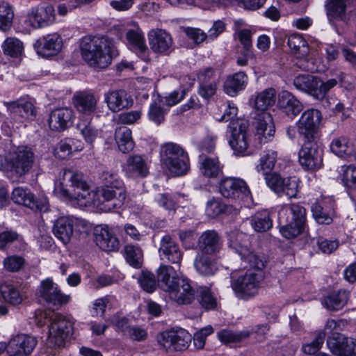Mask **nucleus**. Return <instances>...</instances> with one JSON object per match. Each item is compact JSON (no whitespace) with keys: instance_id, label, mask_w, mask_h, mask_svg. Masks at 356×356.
Listing matches in <instances>:
<instances>
[{"instance_id":"1","label":"nucleus","mask_w":356,"mask_h":356,"mask_svg":"<svg viewBox=\"0 0 356 356\" xmlns=\"http://www.w3.org/2000/svg\"><path fill=\"white\" fill-rule=\"evenodd\" d=\"M245 236L238 231L228 234V245L237 253L244 263L243 268H248L244 275L234 279L231 286L235 296L241 300H247L255 296L260 289L261 282L264 279L262 268L263 261L247 245L242 243Z\"/></svg>"},{"instance_id":"2","label":"nucleus","mask_w":356,"mask_h":356,"mask_svg":"<svg viewBox=\"0 0 356 356\" xmlns=\"http://www.w3.org/2000/svg\"><path fill=\"white\" fill-rule=\"evenodd\" d=\"M79 49L84 62L95 70L108 67L118 54L112 41L106 36H84L80 40Z\"/></svg>"},{"instance_id":"3","label":"nucleus","mask_w":356,"mask_h":356,"mask_svg":"<svg viewBox=\"0 0 356 356\" xmlns=\"http://www.w3.org/2000/svg\"><path fill=\"white\" fill-rule=\"evenodd\" d=\"M103 186L99 191L97 207L104 212L120 208L126 199V189L123 181L117 173L108 170L101 175Z\"/></svg>"},{"instance_id":"4","label":"nucleus","mask_w":356,"mask_h":356,"mask_svg":"<svg viewBox=\"0 0 356 356\" xmlns=\"http://www.w3.org/2000/svg\"><path fill=\"white\" fill-rule=\"evenodd\" d=\"M6 149L0 152V154L6 156L8 172L15 179H19L28 174L35 162V154L31 148L27 146H19L12 150L11 142L6 141Z\"/></svg>"},{"instance_id":"5","label":"nucleus","mask_w":356,"mask_h":356,"mask_svg":"<svg viewBox=\"0 0 356 356\" xmlns=\"http://www.w3.org/2000/svg\"><path fill=\"white\" fill-rule=\"evenodd\" d=\"M280 232L286 239L295 238L302 234L307 226V211L300 203L284 205L279 212Z\"/></svg>"},{"instance_id":"6","label":"nucleus","mask_w":356,"mask_h":356,"mask_svg":"<svg viewBox=\"0 0 356 356\" xmlns=\"http://www.w3.org/2000/svg\"><path fill=\"white\" fill-rule=\"evenodd\" d=\"M62 184H65L67 188H61V195L71 201L81 202L85 200L84 204L89 201V186L83 179V175L73 169H63Z\"/></svg>"},{"instance_id":"7","label":"nucleus","mask_w":356,"mask_h":356,"mask_svg":"<svg viewBox=\"0 0 356 356\" xmlns=\"http://www.w3.org/2000/svg\"><path fill=\"white\" fill-rule=\"evenodd\" d=\"M293 84L298 90L321 100L337 84V80L330 79L323 81L317 76L299 74L293 79Z\"/></svg>"},{"instance_id":"8","label":"nucleus","mask_w":356,"mask_h":356,"mask_svg":"<svg viewBox=\"0 0 356 356\" xmlns=\"http://www.w3.org/2000/svg\"><path fill=\"white\" fill-rule=\"evenodd\" d=\"M322 120L321 111L315 108L305 110L296 122L299 137L304 140H318L319 125Z\"/></svg>"},{"instance_id":"9","label":"nucleus","mask_w":356,"mask_h":356,"mask_svg":"<svg viewBox=\"0 0 356 356\" xmlns=\"http://www.w3.org/2000/svg\"><path fill=\"white\" fill-rule=\"evenodd\" d=\"M72 332V322L60 314H55L49 329L48 343L54 347H63Z\"/></svg>"},{"instance_id":"10","label":"nucleus","mask_w":356,"mask_h":356,"mask_svg":"<svg viewBox=\"0 0 356 356\" xmlns=\"http://www.w3.org/2000/svg\"><path fill=\"white\" fill-rule=\"evenodd\" d=\"M249 123L245 120H237L229 124V131L231 134L229 144L234 153L245 156L249 154L250 134Z\"/></svg>"},{"instance_id":"11","label":"nucleus","mask_w":356,"mask_h":356,"mask_svg":"<svg viewBox=\"0 0 356 356\" xmlns=\"http://www.w3.org/2000/svg\"><path fill=\"white\" fill-rule=\"evenodd\" d=\"M288 46L292 51L294 56L298 59L296 63L297 67L304 71L314 72L316 70L311 64H313L312 59L308 58L309 47L307 42L301 34H291L288 38Z\"/></svg>"},{"instance_id":"12","label":"nucleus","mask_w":356,"mask_h":356,"mask_svg":"<svg viewBox=\"0 0 356 356\" xmlns=\"http://www.w3.org/2000/svg\"><path fill=\"white\" fill-rule=\"evenodd\" d=\"M300 165L307 170H316L323 165V153L318 140H304L298 153Z\"/></svg>"},{"instance_id":"13","label":"nucleus","mask_w":356,"mask_h":356,"mask_svg":"<svg viewBox=\"0 0 356 356\" xmlns=\"http://www.w3.org/2000/svg\"><path fill=\"white\" fill-rule=\"evenodd\" d=\"M218 191L221 195L226 199H249L251 198V191L242 179L228 177L220 180Z\"/></svg>"},{"instance_id":"14","label":"nucleus","mask_w":356,"mask_h":356,"mask_svg":"<svg viewBox=\"0 0 356 356\" xmlns=\"http://www.w3.org/2000/svg\"><path fill=\"white\" fill-rule=\"evenodd\" d=\"M38 294L47 303L56 307L67 304L70 299V296L62 293L58 284L50 278L41 282L38 289Z\"/></svg>"},{"instance_id":"15","label":"nucleus","mask_w":356,"mask_h":356,"mask_svg":"<svg viewBox=\"0 0 356 356\" xmlns=\"http://www.w3.org/2000/svg\"><path fill=\"white\" fill-rule=\"evenodd\" d=\"M38 343L37 339L30 334H18L7 344L8 356H29Z\"/></svg>"},{"instance_id":"16","label":"nucleus","mask_w":356,"mask_h":356,"mask_svg":"<svg viewBox=\"0 0 356 356\" xmlns=\"http://www.w3.org/2000/svg\"><path fill=\"white\" fill-rule=\"evenodd\" d=\"M12 200L17 204H21L34 211H46L48 202L46 198H38L29 189L22 187L14 188Z\"/></svg>"},{"instance_id":"17","label":"nucleus","mask_w":356,"mask_h":356,"mask_svg":"<svg viewBox=\"0 0 356 356\" xmlns=\"http://www.w3.org/2000/svg\"><path fill=\"white\" fill-rule=\"evenodd\" d=\"M63 45L62 37L56 33H50L37 40L34 48L37 54L44 58L58 55Z\"/></svg>"},{"instance_id":"18","label":"nucleus","mask_w":356,"mask_h":356,"mask_svg":"<svg viewBox=\"0 0 356 356\" xmlns=\"http://www.w3.org/2000/svg\"><path fill=\"white\" fill-rule=\"evenodd\" d=\"M74 118V112L71 108H56L49 113L48 124L51 131L62 132L72 126Z\"/></svg>"},{"instance_id":"19","label":"nucleus","mask_w":356,"mask_h":356,"mask_svg":"<svg viewBox=\"0 0 356 356\" xmlns=\"http://www.w3.org/2000/svg\"><path fill=\"white\" fill-rule=\"evenodd\" d=\"M252 124L260 143L271 140L275 129L273 117L269 112L256 111Z\"/></svg>"},{"instance_id":"20","label":"nucleus","mask_w":356,"mask_h":356,"mask_svg":"<svg viewBox=\"0 0 356 356\" xmlns=\"http://www.w3.org/2000/svg\"><path fill=\"white\" fill-rule=\"evenodd\" d=\"M96 245L106 252H117L120 249V241L115 234L106 225H97L95 229Z\"/></svg>"},{"instance_id":"21","label":"nucleus","mask_w":356,"mask_h":356,"mask_svg":"<svg viewBox=\"0 0 356 356\" xmlns=\"http://www.w3.org/2000/svg\"><path fill=\"white\" fill-rule=\"evenodd\" d=\"M327 345L335 356H356V339L337 334L329 338Z\"/></svg>"},{"instance_id":"22","label":"nucleus","mask_w":356,"mask_h":356,"mask_svg":"<svg viewBox=\"0 0 356 356\" xmlns=\"http://www.w3.org/2000/svg\"><path fill=\"white\" fill-rule=\"evenodd\" d=\"M27 19L33 28L47 26L55 20V10L51 5L38 6L28 13Z\"/></svg>"},{"instance_id":"23","label":"nucleus","mask_w":356,"mask_h":356,"mask_svg":"<svg viewBox=\"0 0 356 356\" xmlns=\"http://www.w3.org/2000/svg\"><path fill=\"white\" fill-rule=\"evenodd\" d=\"M149 169L147 161L140 154L129 156L122 165L125 175L132 179L146 177L149 173Z\"/></svg>"},{"instance_id":"24","label":"nucleus","mask_w":356,"mask_h":356,"mask_svg":"<svg viewBox=\"0 0 356 356\" xmlns=\"http://www.w3.org/2000/svg\"><path fill=\"white\" fill-rule=\"evenodd\" d=\"M147 38L150 49L156 54H166L173 43L171 35L162 29H151Z\"/></svg>"},{"instance_id":"25","label":"nucleus","mask_w":356,"mask_h":356,"mask_svg":"<svg viewBox=\"0 0 356 356\" xmlns=\"http://www.w3.org/2000/svg\"><path fill=\"white\" fill-rule=\"evenodd\" d=\"M277 108L286 116L293 119L302 111L303 104L292 92L284 90L278 94Z\"/></svg>"},{"instance_id":"26","label":"nucleus","mask_w":356,"mask_h":356,"mask_svg":"<svg viewBox=\"0 0 356 356\" xmlns=\"http://www.w3.org/2000/svg\"><path fill=\"white\" fill-rule=\"evenodd\" d=\"M104 97L108 108L113 113L131 107L133 104L131 96L123 89L109 90Z\"/></svg>"},{"instance_id":"27","label":"nucleus","mask_w":356,"mask_h":356,"mask_svg":"<svg viewBox=\"0 0 356 356\" xmlns=\"http://www.w3.org/2000/svg\"><path fill=\"white\" fill-rule=\"evenodd\" d=\"M171 300L179 305L191 304L195 299V291L186 279H179L168 292Z\"/></svg>"},{"instance_id":"28","label":"nucleus","mask_w":356,"mask_h":356,"mask_svg":"<svg viewBox=\"0 0 356 356\" xmlns=\"http://www.w3.org/2000/svg\"><path fill=\"white\" fill-rule=\"evenodd\" d=\"M222 247V242L218 233L215 230H207L200 236L197 248L202 254L216 255Z\"/></svg>"},{"instance_id":"29","label":"nucleus","mask_w":356,"mask_h":356,"mask_svg":"<svg viewBox=\"0 0 356 356\" xmlns=\"http://www.w3.org/2000/svg\"><path fill=\"white\" fill-rule=\"evenodd\" d=\"M159 252L162 260L172 264H179L183 258V252L179 245L170 235L163 236Z\"/></svg>"},{"instance_id":"30","label":"nucleus","mask_w":356,"mask_h":356,"mask_svg":"<svg viewBox=\"0 0 356 356\" xmlns=\"http://www.w3.org/2000/svg\"><path fill=\"white\" fill-rule=\"evenodd\" d=\"M9 115L14 120L26 119L35 117L36 111L34 105L29 101L19 99L16 101L5 102Z\"/></svg>"},{"instance_id":"31","label":"nucleus","mask_w":356,"mask_h":356,"mask_svg":"<svg viewBox=\"0 0 356 356\" xmlns=\"http://www.w3.org/2000/svg\"><path fill=\"white\" fill-rule=\"evenodd\" d=\"M125 41L127 47L136 53L144 54L148 50L144 33L136 23L127 29Z\"/></svg>"},{"instance_id":"32","label":"nucleus","mask_w":356,"mask_h":356,"mask_svg":"<svg viewBox=\"0 0 356 356\" xmlns=\"http://www.w3.org/2000/svg\"><path fill=\"white\" fill-rule=\"evenodd\" d=\"M72 100L76 111L83 115H90L97 109V99L92 93L77 92L74 95Z\"/></svg>"},{"instance_id":"33","label":"nucleus","mask_w":356,"mask_h":356,"mask_svg":"<svg viewBox=\"0 0 356 356\" xmlns=\"http://www.w3.org/2000/svg\"><path fill=\"white\" fill-rule=\"evenodd\" d=\"M53 233L54 236L64 244H67L73 235L72 216H61L54 223Z\"/></svg>"},{"instance_id":"34","label":"nucleus","mask_w":356,"mask_h":356,"mask_svg":"<svg viewBox=\"0 0 356 356\" xmlns=\"http://www.w3.org/2000/svg\"><path fill=\"white\" fill-rule=\"evenodd\" d=\"M198 165L201 175L209 179L216 178L222 172L218 159L207 154H200Z\"/></svg>"},{"instance_id":"35","label":"nucleus","mask_w":356,"mask_h":356,"mask_svg":"<svg viewBox=\"0 0 356 356\" xmlns=\"http://www.w3.org/2000/svg\"><path fill=\"white\" fill-rule=\"evenodd\" d=\"M248 83V76L243 72H238L228 76L224 82L223 88L226 94L234 97L243 90Z\"/></svg>"},{"instance_id":"36","label":"nucleus","mask_w":356,"mask_h":356,"mask_svg":"<svg viewBox=\"0 0 356 356\" xmlns=\"http://www.w3.org/2000/svg\"><path fill=\"white\" fill-rule=\"evenodd\" d=\"M350 298V293L345 289L333 291L324 297L322 304L327 310L339 311L343 308Z\"/></svg>"},{"instance_id":"37","label":"nucleus","mask_w":356,"mask_h":356,"mask_svg":"<svg viewBox=\"0 0 356 356\" xmlns=\"http://www.w3.org/2000/svg\"><path fill=\"white\" fill-rule=\"evenodd\" d=\"M180 278L175 268L169 265H161L157 270V280L159 287L168 292Z\"/></svg>"},{"instance_id":"38","label":"nucleus","mask_w":356,"mask_h":356,"mask_svg":"<svg viewBox=\"0 0 356 356\" xmlns=\"http://www.w3.org/2000/svg\"><path fill=\"white\" fill-rule=\"evenodd\" d=\"M168 111L169 109L164 107L163 98L159 95L149 104L147 112L148 120L159 126L165 122Z\"/></svg>"},{"instance_id":"39","label":"nucleus","mask_w":356,"mask_h":356,"mask_svg":"<svg viewBox=\"0 0 356 356\" xmlns=\"http://www.w3.org/2000/svg\"><path fill=\"white\" fill-rule=\"evenodd\" d=\"M213 255L198 253L194 261L195 270L202 275L211 276L218 270V266Z\"/></svg>"},{"instance_id":"40","label":"nucleus","mask_w":356,"mask_h":356,"mask_svg":"<svg viewBox=\"0 0 356 356\" xmlns=\"http://www.w3.org/2000/svg\"><path fill=\"white\" fill-rule=\"evenodd\" d=\"M276 102V90L268 88L257 94L254 98V109L257 112H268Z\"/></svg>"},{"instance_id":"41","label":"nucleus","mask_w":356,"mask_h":356,"mask_svg":"<svg viewBox=\"0 0 356 356\" xmlns=\"http://www.w3.org/2000/svg\"><path fill=\"white\" fill-rule=\"evenodd\" d=\"M330 151L339 157H346L353 152V145L350 139L344 136L334 138L330 144Z\"/></svg>"},{"instance_id":"42","label":"nucleus","mask_w":356,"mask_h":356,"mask_svg":"<svg viewBox=\"0 0 356 356\" xmlns=\"http://www.w3.org/2000/svg\"><path fill=\"white\" fill-rule=\"evenodd\" d=\"M115 138L120 151L123 153L131 152L135 146L131 130L126 127L116 129Z\"/></svg>"},{"instance_id":"43","label":"nucleus","mask_w":356,"mask_h":356,"mask_svg":"<svg viewBox=\"0 0 356 356\" xmlns=\"http://www.w3.org/2000/svg\"><path fill=\"white\" fill-rule=\"evenodd\" d=\"M123 255L126 261L135 268H140L143 263V252L137 245L129 243L124 247Z\"/></svg>"},{"instance_id":"44","label":"nucleus","mask_w":356,"mask_h":356,"mask_svg":"<svg viewBox=\"0 0 356 356\" xmlns=\"http://www.w3.org/2000/svg\"><path fill=\"white\" fill-rule=\"evenodd\" d=\"M0 291L3 300L10 305H17L23 301V296L19 292L17 286L10 282H6L1 284Z\"/></svg>"},{"instance_id":"45","label":"nucleus","mask_w":356,"mask_h":356,"mask_svg":"<svg viewBox=\"0 0 356 356\" xmlns=\"http://www.w3.org/2000/svg\"><path fill=\"white\" fill-rule=\"evenodd\" d=\"M76 129L80 132L85 141L88 144H92L98 137L99 131L92 124L91 120L81 118L76 124Z\"/></svg>"},{"instance_id":"46","label":"nucleus","mask_w":356,"mask_h":356,"mask_svg":"<svg viewBox=\"0 0 356 356\" xmlns=\"http://www.w3.org/2000/svg\"><path fill=\"white\" fill-rule=\"evenodd\" d=\"M1 48L5 55L18 58L24 54V44L18 38L8 37L2 43Z\"/></svg>"},{"instance_id":"47","label":"nucleus","mask_w":356,"mask_h":356,"mask_svg":"<svg viewBox=\"0 0 356 356\" xmlns=\"http://www.w3.org/2000/svg\"><path fill=\"white\" fill-rule=\"evenodd\" d=\"M164 164L169 171L177 176L184 175L190 170V159L188 153L175 158L172 163L170 162Z\"/></svg>"},{"instance_id":"48","label":"nucleus","mask_w":356,"mask_h":356,"mask_svg":"<svg viewBox=\"0 0 356 356\" xmlns=\"http://www.w3.org/2000/svg\"><path fill=\"white\" fill-rule=\"evenodd\" d=\"M161 149L163 163L170 162L172 163L175 158L179 157L180 156L187 153L182 147L172 142H168L163 144L161 145Z\"/></svg>"},{"instance_id":"49","label":"nucleus","mask_w":356,"mask_h":356,"mask_svg":"<svg viewBox=\"0 0 356 356\" xmlns=\"http://www.w3.org/2000/svg\"><path fill=\"white\" fill-rule=\"evenodd\" d=\"M347 0H330L327 6V15L329 19H336L341 21L346 19Z\"/></svg>"},{"instance_id":"50","label":"nucleus","mask_w":356,"mask_h":356,"mask_svg":"<svg viewBox=\"0 0 356 356\" xmlns=\"http://www.w3.org/2000/svg\"><path fill=\"white\" fill-rule=\"evenodd\" d=\"M14 10L12 6L6 1L0 2V29L7 31L13 26Z\"/></svg>"},{"instance_id":"51","label":"nucleus","mask_w":356,"mask_h":356,"mask_svg":"<svg viewBox=\"0 0 356 356\" xmlns=\"http://www.w3.org/2000/svg\"><path fill=\"white\" fill-rule=\"evenodd\" d=\"M251 225L256 232H264L268 231L273 225L267 211L257 213L251 218Z\"/></svg>"},{"instance_id":"52","label":"nucleus","mask_w":356,"mask_h":356,"mask_svg":"<svg viewBox=\"0 0 356 356\" xmlns=\"http://www.w3.org/2000/svg\"><path fill=\"white\" fill-rule=\"evenodd\" d=\"M236 35L243 46V54L246 56H252V31L248 29H239L236 31Z\"/></svg>"},{"instance_id":"53","label":"nucleus","mask_w":356,"mask_h":356,"mask_svg":"<svg viewBox=\"0 0 356 356\" xmlns=\"http://www.w3.org/2000/svg\"><path fill=\"white\" fill-rule=\"evenodd\" d=\"M197 300L201 306L207 310L214 309L217 306V300L209 287H200L198 290Z\"/></svg>"},{"instance_id":"54","label":"nucleus","mask_w":356,"mask_h":356,"mask_svg":"<svg viewBox=\"0 0 356 356\" xmlns=\"http://www.w3.org/2000/svg\"><path fill=\"white\" fill-rule=\"evenodd\" d=\"M325 335V331H318L312 341L302 346V350L303 353L307 355H313L317 353L321 348L324 343Z\"/></svg>"},{"instance_id":"55","label":"nucleus","mask_w":356,"mask_h":356,"mask_svg":"<svg viewBox=\"0 0 356 356\" xmlns=\"http://www.w3.org/2000/svg\"><path fill=\"white\" fill-rule=\"evenodd\" d=\"M265 180L267 186L273 191L278 195H282L284 177L277 172L265 173Z\"/></svg>"},{"instance_id":"56","label":"nucleus","mask_w":356,"mask_h":356,"mask_svg":"<svg viewBox=\"0 0 356 356\" xmlns=\"http://www.w3.org/2000/svg\"><path fill=\"white\" fill-rule=\"evenodd\" d=\"M191 335L186 331L174 332L173 345L172 349L176 351L186 350L191 341Z\"/></svg>"},{"instance_id":"57","label":"nucleus","mask_w":356,"mask_h":356,"mask_svg":"<svg viewBox=\"0 0 356 356\" xmlns=\"http://www.w3.org/2000/svg\"><path fill=\"white\" fill-rule=\"evenodd\" d=\"M342 181L348 187L356 188V166L354 165L341 167Z\"/></svg>"},{"instance_id":"58","label":"nucleus","mask_w":356,"mask_h":356,"mask_svg":"<svg viewBox=\"0 0 356 356\" xmlns=\"http://www.w3.org/2000/svg\"><path fill=\"white\" fill-rule=\"evenodd\" d=\"M138 282L142 289L148 293H152L156 289L155 276L149 271L143 270L138 277Z\"/></svg>"},{"instance_id":"59","label":"nucleus","mask_w":356,"mask_h":356,"mask_svg":"<svg viewBox=\"0 0 356 356\" xmlns=\"http://www.w3.org/2000/svg\"><path fill=\"white\" fill-rule=\"evenodd\" d=\"M312 215L319 224L330 225L333 220L332 214L327 212L318 204L314 203L312 207Z\"/></svg>"},{"instance_id":"60","label":"nucleus","mask_w":356,"mask_h":356,"mask_svg":"<svg viewBox=\"0 0 356 356\" xmlns=\"http://www.w3.org/2000/svg\"><path fill=\"white\" fill-rule=\"evenodd\" d=\"M277 158V153L273 150H268L260 159V167L264 171H270L275 167Z\"/></svg>"},{"instance_id":"61","label":"nucleus","mask_w":356,"mask_h":356,"mask_svg":"<svg viewBox=\"0 0 356 356\" xmlns=\"http://www.w3.org/2000/svg\"><path fill=\"white\" fill-rule=\"evenodd\" d=\"M213 332V329L211 325L207 326L195 332L193 337L194 346L198 349L203 348L207 336L211 334Z\"/></svg>"},{"instance_id":"62","label":"nucleus","mask_w":356,"mask_h":356,"mask_svg":"<svg viewBox=\"0 0 356 356\" xmlns=\"http://www.w3.org/2000/svg\"><path fill=\"white\" fill-rule=\"evenodd\" d=\"M298 181L296 177H284V183L282 184L283 192L289 197H295L298 193Z\"/></svg>"},{"instance_id":"63","label":"nucleus","mask_w":356,"mask_h":356,"mask_svg":"<svg viewBox=\"0 0 356 356\" xmlns=\"http://www.w3.org/2000/svg\"><path fill=\"white\" fill-rule=\"evenodd\" d=\"M54 156L60 159H65L68 158L72 153L70 145L67 142V139L61 140L56 145L54 151Z\"/></svg>"},{"instance_id":"64","label":"nucleus","mask_w":356,"mask_h":356,"mask_svg":"<svg viewBox=\"0 0 356 356\" xmlns=\"http://www.w3.org/2000/svg\"><path fill=\"white\" fill-rule=\"evenodd\" d=\"M129 339L135 341H144L147 339V330L138 325L131 326L127 330Z\"/></svg>"}]
</instances>
